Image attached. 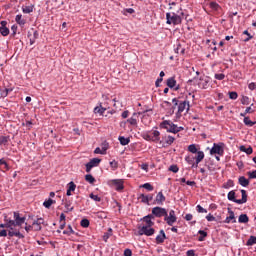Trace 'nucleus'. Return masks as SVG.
Segmentation results:
<instances>
[{"label":"nucleus","instance_id":"nucleus-1","mask_svg":"<svg viewBox=\"0 0 256 256\" xmlns=\"http://www.w3.org/2000/svg\"><path fill=\"white\" fill-rule=\"evenodd\" d=\"M160 127L162 129H166L167 133H179V131H183V127H179L176 124H174L171 120H164Z\"/></svg>","mask_w":256,"mask_h":256},{"label":"nucleus","instance_id":"nucleus-2","mask_svg":"<svg viewBox=\"0 0 256 256\" xmlns=\"http://www.w3.org/2000/svg\"><path fill=\"white\" fill-rule=\"evenodd\" d=\"M183 18L179 14L175 12H167L166 13V23L167 25H181Z\"/></svg>","mask_w":256,"mask_h":256},{"label":"nucleus","instance_id":"nucleus-3","mask_svg":"<svg viewBox=\"0 0 256 256\" xmlns=\"http://www.w3.org/2000/svg\"><path fill=\"white\" fill-rule=\"evenodd\" d=\"M241 195L242 198L241 199H236L235 198V191H230L228 193V201H233V203H237L238 205H243L245 203H247V191L245 190H241Z\"/></svg>","mask_w":256,"mask_h":256},{"label":"nucleus","instance_id":"nucleus-4","mask_svg":"<svg viewBox=\"0 0 256 256\" xmlns=\"http://www.w3.org/2000/svg\"><path fill=\"white\" fill-rule=\"evenodd\" d=\"M225 153V143H214L212 148L210 149V155H220V157H223Z\"/></svg>","mask_w":256,"mask_h":256},{"label":"nucleus","instance_id":"nucleus-5","mask_svg":"<svg viewBox=\"0 0 256 256\" xmlns=\"http://www.w3.org/2000/svg\"><path fill=\"white\" fill-rule=\"evenodd\" d=\"M26 220L27 218L25 216H21L19 212H14V220H10V225L12 227H21Z\"/></svg>","mask_w":256,"mask_h":256},{"label":"nucleus","instance_id":"nucleus-6","mask_svg":"<svg viewBox=\"0 0 256 256\" xmlns=\"http://www.w3.org/2000/svg\"><path fill=\"white\" fill-rule=\"evenodd\" d=\"M189 109H191V105L189 104V100L180 101L178 104V111L176 113L177 117H181L183 111L189 113Z\"/></svg>","mask_w":256,"mask_h":256},{"label":"nucleus","instance_id":"nucleus-7","mask_svg":"<svg viewBox=\"0 0 256 256\" xmlns=\"http://www.w3.org/2000/svg\"><path fill=\"white\" fill-rule=\"evenodd\" d=\"M164 221H166L167 225L173 227V225L177 222V216H175V210H170L169 213L166 212V216H164Z\"/></svg>","mask_w":256,"mask_h":256},{"label":"nucleus","instance_id":"nucleus-8","mask_svg":"<svg viewBox=\"0 0 256 256\" xmlns=\"http://www.w3.org/2000/svg\"><path fill=\"white\" fill-rule=\"evenodd\" d=\"M152 215L153 217L161 219V217L167 216V209L156 206L152 209Z\"/></svg>","mask_w":256,"mask_h":256},{"label":"nucleus","instance_id":"nucleus-9","mask_svg":"<svg viewBox=\"0 0 256 256\" xmlns=\"http://www.w3.org/2000/svg\"><path fill=\"white\" fill-rule=\"evenodd\" d=\"M152 226H142L139 228V235H146V237H151V235H155V229L151 228Z\"/></svg>","mask_w":256,"mask_h":256},{"label":"nucleus","instance_id":"nucleus-10","mask_svg":"<svg viewBox=\"0 0 256 256\" xmlns=\"http://www.w3.org/2000/svg\"><path fill=\"white\" fill-rule=\"evenodd\" d=\"M160 135L161 132H159L158 130H154L146 135V141H153L154 143H157L161 139Z\"/></svg>","mask_w":256,"mask_h":256},{"label":"nucleus","instance_id":"nucleus-11","mask_svg":"<svg viewBox=\"0 0 256 256\" xmlns=\"http://www.w3.org/2000/svg\"><path fill=\"white\" fill-rule=\"evenodd\" d=\"M99 163H101V159L99 158H93L86 164V173H91V169L93 167L99 166Z\"/></svg>","mask_w":256,"mask_h":256},{"label":"nucleus","instance_id":"nucleus-12","mask_svg":"<svg viewBox=\"0 0 256 256\" xmlns=\"http://www.w3.org/2000/svg\"><path fill=\"white\" fill-rule=\"evenodd\" d=\"M163 140L159 141V145H161V147H169V145H173V143H175V137L173 136H166L163 138Z\"/></svg>","mask_w":256,"mask_h":256},{"label":"nucleus","instance_id":"nucleus-13","mask_svg":"<svg viewBox=\"0 0 256 256\" xmlns=\"http://www.w3.org/2000/svg\"><path fill=\"white\" fill-rule=\"evenodd\" d=\"M167 87H169V89H174V91H179V89H181V86L177 85V80H175L174 77L167 79Z\"/></svg>","mask_w":256,"mask_h":256},{"label":"nucleus","instance_id":"nucleus-14","mask_svg":"<svg viewBox=\"0 0 256 256\" xmlns=\"http://www.w3.org/2000/svg\"><path fill=\"white\" fill-rule=\"evenodd\" d=\"M228 214L229 216L226 217V219L224 220V223H237V219L235 218V212H233V210H231V208H227Z\"/></svg>","mask_w":256,"mask_h":256},{"label":"nucleus","instance_id":"nucleus-15","mask_svg":"<svg viewBox=\"0 0 256 256\" xmlns=\"http://www.w3.org/2000/svg\"><path fill=\"white\" fill-rule=\"evenodd\" d=\"M0 33L3 37L9 35V29L7 28V21L3 20L0 22Z\"/></svg>","mask_w":256,"mask_h":256},{"label":"nucleus","instance_id":"nucleus-16","mask_svg":"<svg viewBox=\"0 0 256 256\" xmlns=\"http://www.w3.org/2000/svg\"><path fill=\"white\" fill-rule=\"evenodd\" d=\"M139 199H141V203H145L146 205H149L151 201H153V194H140Z\"/></svg>","mask_w":256,"mask_h":256},{"label":"nucleus","instance_id":"nucleus-17","mask_svg":"<svg viewBox=\"0 0 256 256\" xmlns=\"http://www.w3.org/2000/svg\"><path fill=\"white\" fill-rule=\"evenodd\" d=\"M165 239H167V235H165V230H160L159 235L156 236L157 245H161V243H165Z\"/></svg>","mask_w":256,"mask_h":256},{"label":"nucleus","instance_id":"nucleus-18","mask_svg":"<svg viewBox=\"0 0 256 256\" xmlns=\"http://www.w3.org/2000/svg\"><path fill=\"white\" fill-rule=\"evenodd\" d=\"M166 201L165 195H163V192H159L156 195V198L154 200V205H163V202Z\"/></svg>","mask_w":256,"mask_h":256},{"label":"nucleus","instance_id":"nucleus-19","mask_svg":"<svg viewBox=\"0 0 256 256\" xmlns=\"http://www.w3.org/2000/svg\"><path fill=\"white\" fill-rule=\"evenodd\" d=\"M151 219H155V216L152 214H148L147 216L143 217V221L146 222V227H153V225H155V222H153Z\"/></svg>","mask_w":256,"mask_h":256},{"label":"nucleus","instance_id":"nucleus-20","mask_svg":"<svg viewBox=\"0 0 256 256\" xmlns=\"http://www.w3.org/2000/svg\"><path fill=\"white\" fill-rule=\"evenodd\" d=\"M9 237H18V239H25V235H23L19 230H12L8 231Z\"/></svg>","mask_w":256,"mask_h":256},{"label":"nucleus","instance_id":"nucleus-21","mask_svg":"<svg viewBox=\"0 0 256 256\" xmlns=\"http://www.w3.org/2000/svg\"><path fill=\"white\" fill-rule=\"evenodd\" d=\"M113 185L116 187V191H123L124 186H123V180H112Z\"/></svg>","mask_w":256,"mask_h":256},{"label":"nucleus","instance_id":"nucleus-22","mask_svg":"<svg viewBox=\"0 0 256 256\" xmlns=\"http://www.w3.org/2000/svg\"><path fill=\"white\" fill-rule=\"evenodd\" d=\"M35 10V5L22 6V13L29 14L33 13Z\"/></svg>","mask_w":256,"mask_h":256},{"label":"nucleus","instance_id":"nucleus-23","mask_svg":"<svg viewBox=\"0 0 256 256\" xmlns=\"http://www.w3.org/2000/svg\"><path fill=\"white\" fill-rule=\"evenodd\" d=\"M200 81H204V82H200L198 83L200 89H207L208 85H209V79L208 78H203V77H200Z\"/></svg>","mask_w":256,"mask_h":256},{"label":"nucleus","instance_id":"nucleus-24","mask_svg":"<svg viewBox=\"0 0 256 256\" xmlns=\"http://www.w3.org/2000/svg\"><path fill=\"white\" fill-rule=\"evenodd\" d=\"M238 183L239 185H241L242 187H248L249 185V180L247 178H245V176H241L238 179Z\"/></svg>","mask_w":256,"mask_h":256},{"label":"nucleus","instance_id":"nucleus-25","mask_svg":"<svg viewBox=\"0 0 256 256\" xmlns=\"http://www.w3.org/2000/svg\"><path fill=\"white\" fill-rule=\"evenodd\" d=\"M44 223H45V220H43V218H38L33 222L32 225H37L36 231H41V225H43Z\"/></svg>","mask_w":256,"mask_h":256},{"label":"nucleus","instance_id":"nucleus-26","mask_svg":"<svg viewBox=\"0 0 256 256\" xmlns=\"http://www.w3.org/2000/svg\"><path fill=\"white\" fill-rule=\"evenodd\" d=\"M197 155L195 157L196 163H201L203 159H205V153L203 151L196 152Z\"/></svg>","mask_w":256,"mask_h":256},{"label":"nucleus","instance_id":"nucleus-27","mask_svg":"<svg viewBox=\"0 0 256 256\" xmlns=\"http://www.w3.org/2000/svg\"><path fill=\"white\" fill-rule=\"evenodd\" d=\"M240 151H242V153H246V155H251L253 153V147L249 146L246 148L244 145H242L240 146Z\"/></svg>","mask_w":256,"mask_h":256},{"label":"nucleus","instance_id":"nucleus-28","mask_svg":"<svg viewBox=\"0 0 256 256\" xmlns=\"http://www.w3.org/2000/svg\"><path fill=\"white\" fill-rule=\"evenodd\" d=\"M105 111H107V108L103 107L101 104L94 108V113H96V114L98 113L99 115H103V113H105Z\"/></svg>","mask_w":256,"mask_h":256},{"label":"nucleus","instance_id":"nucleus-29","mask_svg":"<svg viewBox=\"0 0 256 256\" xmlns=\"http://www.w3.org/2000/svg\"><path fill=\"white\" fill-rule=\"evenodd\" d=\"M113 236V229L109 228L107 232L104 233L103 235V241H105V243H107V241H109V237Z\"/></svg>","mask_w":256,"mask_h":256},{"label":"nucleus","instance_id":"nucleus-30","mask_svg":"<svg viewBox=\"0 0 256 256\" xmlns=\"http://www.w3.org/2000/svg\"><path fill=\"white\" fill-rule=\"evenodd\" d=\"M118 141L123 146L129 145V143H131V139L130 138H125L124 136H119Z\"/></svg>","mask_w":256,"mask_h":256},{"label":"nucleus","instance_id":"nucleus-31","mask_svg":"<svg viewBox=\"0 0 256 256\" xmlns=\"http://www.w3.org/2000/svg\"><path fill=\"white\" fill-rule=\"evenodd\" d=\"M238 223H249V216L247 214H241L238 218Z\"/></svg>","mask_w":256,"mask_h":256},{"label":"nucleus","instance_id":"nucleus-32","mask_svg":"<svg viewBox=\"0 0 256 256\" xmlns=\"http://www.w3.org/2000/svg\"><path fill=\"white\" fill-rule=\"evenodd\" d=\"M15 21L18 25H25L26 23L25 19H23V15L21 14L16 15Z\"/></svg>","mask_w":256,"mask_h":256},{"label":"nucleus","instance_id":"nucleus-33","mask_svg":"<svg viewBox=\"0 0 256 256\" xmlns=\"http://www.w3.org/2000/svg\"><path fill=\"white\" fill-rule=\"evenodd\" d=\"M175 53L178 55H185V48L181 46V44H178L177 47L174 49Z\"/></svg>","mask_w":256,"mask_h":256},{"label":"nucleus","instance_id":"nucleus-34","mask_svg":"<svg viewBox=\"0 0 256 256\" xmlns=\"http://www.w3.org/2000/svg\"><path fill=\"white\" fill-rule=\"evenodd\" d=\"M244 125H246V127H253V125H255L256 122L251 121V119L247 116L244 117Z\"/></svg>","mask_w":256,"mask_h":256},{"label":"nucleus","instance_id":"nucleus-35","mask_svg":"<svg viewBox=\"0 0 256 256\" xmlns=\"http://www.w3.org/2000/svg\"><path fill=\"white\" fill-rule=\"evenodd\" d=\"M63 235H75V230H73L71 225H68V229L63 231Z\"/></svg>","mask_w":256,"mask_h":256},{"label":"nucleus","instance_id":"nucleus-36","mask_svg":"<svg viewBox=\"0 0 256 256\" xmlns=\"http://www.w3.org/2000/svg\"><path fill=\"white\" fill-rule=\"evenodd\" d=\"M1 229H11L13 230V227L11 225V220H6L5 224H0Z\"/></svg>","mask_w":256,"mask_h":256},{"label":"nucleus","instance_id":"nucleus-37","mask_svg":"<svg viewBox=\"0 0 256 256\" xmlns=\"http://www.w3.org/2000/svg\"><path fill=\"white\" fill-rule=\"evenodd\" d=\"M246 245L248 247H251L253 245H256V236H250V238L248 239Z\"/></svg>","mask_w":256,"mask_h":256},{"label":"nucleus","instance_id":"nucleus-38","mask_svg":"<svg viewBox=\"0 0 256 256\" xmlns=\"http://www.w3.org/2000/svg\"><path fill=\"white\" fill-rule=\"evenodd\" d=\"M198 234L200 235L198 241H205V237H207V232L204 230H199Z\"/></svg>","mask_w":256,"mask_h":256},{"label":"nucleus","instance_id":"nucleus-39","mask_svg":"<svg viewBox=\"0 0 256 256\" xmlns=\"http://www.w3.org/2000/svg\"><path fill=\"white\" fill-rule=\"evenodd\" d=\"M55 203V201H53V199L49 198L48 200L44 201L43 205L46 209H50L51 205Z\"/></svg>","mask_w":256,"mask_h":256},{"label":"nucleus","instance_id":"nucleus-40","mask_svg":"<svg viewBox=\"0 0 256 256\" xmlns=\"http://www.w3.org/2000/svg\"><path fill=\"white\" fill-rule=\"evenodd\" d=\"M9 143V136H0V145H7Z\"/></svg>","mask_w":256,"mask_h":256},{"label":"nucleus","instance_id":"nucleus-41","mask_svg":"<svg viewBox=\"0 0 256 256\" xmlns=\"http://www.w3.org/2000/svg\"><path fill=\"white\" fill-rule=\"evenodd\" d=\"M80 225L81 227H84V229H87V227H89L90 225L89 219L87 218L82 219L80 222Z\"/></svg>","mask_w":256,"mask_h":256},{"label":"nucleus","instance_id":"nucleus-42","mask_svg":"<svg viewBox=\"0 0 256 256\" xmlns=\"http://www.w3.org/2000/svg\"><path fill=\"white\" fill-rule=\"evenodd\" d=\"M185 161L188 163V165H193V162L195 161V156L193 155L186 156Z\"/></svg>","mask_w":256,"mask_h":256},{"label":"nucleus","instance_id":"nucleus-43","mask_svg":"<svg viewBox=\"0 0 256 256\" xmlns=\"http://www.w3.org/2000/svg\"><path fill=\"white\" fill-rule=\"evenodd\" d=\"M85 181H87L88 183L93 184V183H95V177H93V175H91V174H87L85 176Z\"/></svg>","mask_w":256,"mask_h":256},{"label":"nucleus","instance_id":"nucleus-44","mask_svg":"<svg viewBox=\"0 0 256 256\" xmlns=\"http://www.w3.org/2000/svg\"><path fill=\"white\" fill-rule=\"evenodd\" d=\"M249 103H251L249 96H242L241 98V104L242 105H249Z\"/></svg>","mask_w":256,"mask_h":256},{"label":"nucleus","instance_id":"nucleus-45","mask_svg":"<svg viewBox=\"0 0 256 256\" xmlns=\"http://www.w3.org/2000/svg\"><path fill=\"white\" fill-rule=\"evenodd\" d=\"M188 151L190 152V153H198L199 151H197V146L195 145V144H191V145H189L188 146Z\"/></svg>","mask_w":256,"mask_h":256},{"label":"nucleus","instance_id":"nucleus-46","mask_svg":"<svg viewBox=\"0 0 256 256\" xmlns=\"http://www.w3.org/2000/svg\"><path fill=\"white\" fill-rule=\"evenodd\" d=\"M0 165H3V169H5V171H9V164H7V161H5V158L0 159Z\"/></svg>","mask_w":256,"mask_h":256},{"label":"nucleus","instance_id":"nucleus-47","mask_svg":"<svg viewBox=\"0 0 256 256\" xmlns=\"http://www.w3.org/2000/svg\"><path fill=\"white\" fill-rule=\"evenodd\" d=\"M69 191L73 192L75 191V189H77V185H75V182L71 181L70 183H68V188Z\"/></svg>","mask_w":256,"mask_h":256},{"label":"nucleus","instance_id":"nucleus-48","mask_svg":"<svg viewBox=\"0 0 256 256\" xmlns=\"http://www.w3.org/2000/svg\"><path fill=\"white\" fill-rule=\"evenodd\" d=\"M141 187L146 189V191H153V185H151V183H145Z\"/></svg>","mask_w":256,"mask_h":256},{"label":"nucleus","instance_id":"nucleus-49","mask_svg":"<svg viewBox=\"0 0 256 256\" xmlns=\"http://www.w3.org/2000/svg\"><path fill=\"white\" fill-rule=\"evenodd\" d=\"M237 97H239V94H237V92L235 91L229 92V98L232 99L233 101H235Z\"/></svg>","mask_w":256,"mask_h":256},{"label":"nucleus","instance_id":"nucleus-50","mask_svg":"<svg viewBox=\"0 0 256 256\" xmlns=\"http://www.w3.org/2000/svg\"><path fill=\"white\" fill-rule=\"evenodd\" d=\"M90 199H93V201H96L97 203H100V201H101V197H99L98 195H95L93 193L90 194Z\"/></svg>","mask_w":256,"mask_h":256},{"label":"nucleus","instance_id":"nucleus-51","mask_svg":"<svg viewBox=\"0 0 256 256\" xmlns=\"http://www.w3.org/2000/svg\"><path fill=\"white\" fill-rule=\"evenodd\" d=\"M169 171H172V173H179V167L177 165H171Z\"/></svg>","mask_w":256,"mask_h":256},{"label":"nucleus","instance_id":"nucleus-52","mask_svg":"<svg viewBox=\"0 0 256 256\" xmlns=\"http://www.w3.org/2000/svg\"><path fill=\"white\" fill-rule=\"evenodd\" d=\"M102 153L107 154V149H109V144L107 142L102 143Z\"/></svg>","mask_w":256,"mask_h":256},{"label":"nucleus","instance_id":"nucleus-53","mask_svg":"<svg viewBox=\"0 0 256 256\" xmlns=\"http://www.w3.org/2000/svg\"><path fill=\"white\" fill-rule=\"evenodd\" d=\"M196 210L198 213H207V209L203 208L201 205H197Z\"/></svg>","mask_w":256,"mask_h":256},{"label":"nucleus","instance_id":"nucleus-54","mask_svg":"<svg viewBox=\"0 0 256 256\" xmlns=\"http://www.w3.org/2000/svg\"><path fill=\"white\" fill-rule=\"evenodd\" d=\"M94 153L96 155H106L105 152H103V148H99L97 147L95 150H94Z\"/></svg>","mask_w":256,"mask_h":256},{"label":"nucleus","instance_id":"nucleus-55","mask_svg":"<svg viewBox=\"0 0 256 256\" xmlns=\"http://www.w3.org/2000/svg\"><path fill=\"white\" fill-rule=\"evenodd\" d=\"M65 209H66L67 213L73 211V207H71V202L65 203Z\"/></svg>","mask_w":256,"mask_h":256},{"label":"nucleus","instance_id":"nucleus-56","mask_svg":"<svg viewBox=\"0 0 256 256\" xmlns=\"http://www.w3.org/2000/svg\"><path fill=\"white\" fill-rule=\"evenodd\" d=\"M215 79H217L218 81H223V79H225V74L221 73V74H215Z\"/></svg>","mask_w":256,"mask_h":256},{"label":"nucleus","instance_id":"nucleus-57","mask_svg":"<svg viewBox=\"0 0 256 256\" xmlns=\"http://www.w3.org/2000/svg\"><path fill=\"white\" fill-rule=\"evenodd\" d=\"M110 167L113 169V171H115V169H117V167H118L117 161H115V160L111 161Z\"/></svg>","mask_w":256,"mask_h":256},{"label":"nucleus","instance_id":"nucleus-58","mask_svg":"<svg viewBox=\"0 0 256 256\" xmlns=\"http://www.w3.org/2000/svg\"><path fill=\"white\" fill-rule=\"evenodd\" d=\"M229 187H233V180H228L226 184H224V189H229Z\"/></svg>","mask_w":256,"mask_h":256},{"label":"nucleus","instance_id":"nucleus-59","mask_svg":"<svg viewBox=\"0 0 256 256\" xmlns=\"http://www.w3.org/2000/svg\"><path fill=\"white\" fill-rule=\"evenodd\" d=\"M249 179H256V170L248 172Z\"/></svg>","mask_w":256,"mask_h":256},{"label":"nucleus","instance_id":"nucleus-60","mask_svg":"<svg viewBox=\"0 0 256 256\" xmlns=\"http://www.w3.org/2000/svg\"><path fill=\"white\" fill-rule=\"evenodd\" d=\"M127 123H129L130 125H137V119L135 118H129L127 120Z\"/></svg>","mask_w":256,"mask_h":256},{"label":"nucleus","instance_id":"nucleus-61","mask_svg":"<svg viewBox=\"0 0 256 256\" xmlns=\"http://www.w3.org/2000/svg\"><path fill=\"white\" fill-rule=\"evenodd\" d=\"M129 13L130 15H133L135 13V10L133 8H128L124 10V15H127Z\"/></svg>","mask_w":256,"mask_h":256},{"label":"nucleus","instance_id":"nucleus-62","mask_svg":"<svg viewBox=\"0 0 256 256\" xmlns=\"http://www.w3.org/2000/svg\"><path fill=\"white\" fill-rule=\"evenodd\" d=\"M133 252L131 251V249L127 248L124 250V256H132Z\"/></svg>","mask_w":256,"mask_h":256},{"label":"nucleus","instance_id":"nucleus-63","mask_svg":"<svg viewBox=\"0 0 256 256\" xmlns=\"http://www.w3.org/2000/svg\"><path fill=\"white\" fill-rule=\"evenodd\" d=\"M248 89H250V91H255V89H256V84H255V82H251V83L248 85Z\"/></svg>","mask_w":256,"mask_h":256},{"label":"nucleus","instance_id":"nucleus-64","mask_svg":"<svg viewBox=\"0 0 256 256\" xmlns=\"http://www.w3.org/2000/svg\"><path fill=\"white\" fill-rule=\"evenodd\" d=\"M206 219H207V221H215V216H213V215H211V214H208V215L206 216Z\"/></svg>","mask_w":256,"mask_h":256}]
</instances>
